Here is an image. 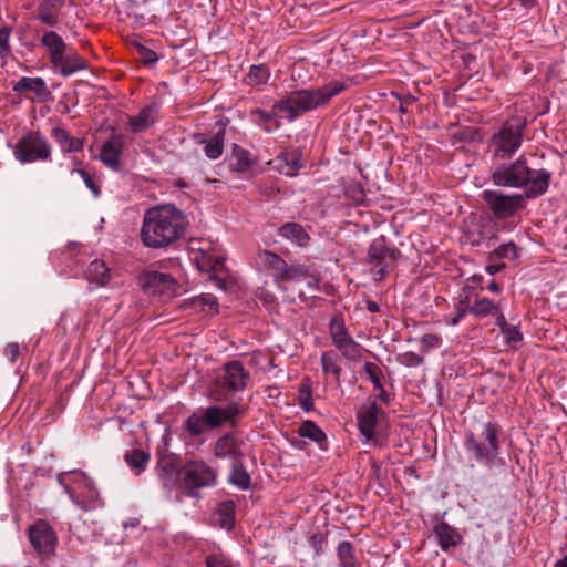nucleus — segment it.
<instances>
[{
	"mask_svg": "<svg viewBox=\"0 0 567 567\" xmlns=\"http://www.w3.org/2000/svg\"><path fill=\"white\" fill-rule=\"evenodd\" d=\"M375 390L379 391V394H378V398L385 404H388L390 402V395L389 393L385 391L383 384L381 383V388H374Z\"/></svg>",
	"mask_w": 567,
	"mask_h": 567,
	"instance_id": "e2e57ef3",
	"label": "nucleus"
},
{
	"mask_svg": "<svg viewBox=\"0 0 567 567\" xmlns=\"http://www.w3.org/2000/svg\"><path fill=\"white\" fill-rule=\"evenodd\" d=\"M278 113H280V112L278 110H275L274 107H272L271 111H265V110H261V109H254L250 112L251 116H256L257 117V122L259 124H267V123L271 122L272 120H275L277 117Z\"/></svg>",
	"mask_w": 567,
	"mask_h": 567,
	"instance_id": "4d7b16f0",
	"label": "nucleus"
},
{
	"mask_svg": "<svg viewBox=\"0 0 567 567\" xmlns=\"http://www.w3.org/2000/svg\"><path fill=\"white\" fill-rule=\"evenodd\" d=\"M525 123L519 117H512L491 137L494 155L511 157L520 147Z\"/></svg>",
	"mask_w": 567,
	"mask_h": 567,
	"instance_id": "6e6552de",
	"label": "nucleus"
},
{
	"mask_svg": "<svg viewBox=\"0 0 567 567\" xmlns=\"http://www.w3.org/2000/svg\"><path fill=\"white\" fill-rule=\"evenodd\" d=\"M493 315L496 317V324L498 326L501 331L503 330V328L509 324L507 323L503 312L499 310V307H497V310H494Z\"/></svg>",
	"mask_w": 567,
	"mask_h": 567,
	"instance_id": "052dcab7",
	"label": "nucleus"
},
{
	"mask_svg": "<svg viewBox=\"0 0 567 567\" xmlns=\"http://www.w3.org/2000/svg\"><path fill=\"white\" fill-rule=\"evenodd\" d=\"M551 178V174L545 169H533L528 166L525 156H519L513 162L496 166L491 173V181L497 187L525 189L528 198H537L544 195Z\"/></svg>",
	"mask_w": 567,
	"mask_h": 567,
	"instance_id": "f03ea898",
	"label": "nucleus"
},
{
	"mask_svg": "<svg viewBox=\"0 0 567 567\" xmlns=\"http://www.w3.org/2000/svg\"><path fill=\"white\" fill-rule=\"evenodd\" d=\"M470 308L471 306L467 302V298L461 299L455 307V316L447 319L446 323L451 326H457L460 321L466 316V313H470Z\"/></svg>",
	"mask_w": 567,
	"mask_h": 567,
	"instance_id": "09e8293b",
	"label": "nucleus"
},
{
	"mask_svg": "<svg viewBox=\"0 0 567 567\" xmlns=\"http://www.w3.org/2000/svg\"><path fill=\"white\" fill-rule=\"evenodd\" d=\"M259 258L278 284L298 281L307 276V269L302 265H288L276 252L264 250Z\"/></svg>",
	"mask_w": 567,
	"mask_h": 567,
	"instance_id": "f8f14e48",
	"label": "nucleus"
},
{
	"mask_svg": "<svg viewBox=\"0 0 567 567\" xmlns=\"http://www.w3.org/2000/svg\"><path fill=\"white\" fill-rule=\"evenodd\" d=\"M482 200L495 219L505 220L514 217L526 207V194H506L501 189H485L482 192Z\"/></svg>",
	"mask_w": 567,
	"mask_h": 567,
	"instance_id": "423d86ee",
	"label": "nucleus"
},
{
	"mask_svg": "<svg viewBox=\"0 0 567 567\" xmlns=\"http://www.w3.org/2000/svg\"><path fill=\"white\" fill-rule=\"evenodd\" d=\"M40 44L48 53L52 66L62 76L66 78L87 69V61L76 50L69 47L64 39L51 28L42 32Z\"/></svg>",
	"mask_w": 567,
	"mask_h": 567,
	"instance_id": "39448f33",
	"label": "nucleus"
},
{
	"mask_svg": "<svg viewBox=\"0 0 567 567\" xmlns=\"http://www.w3.org/2000/svg\"><path fill=\"white\" fill-rule=\"evenodd\" d=\"M329 333L336 348L339 347L342 342L352 338L344 324L343 319L339 316L331 318L329 322Z\"/></svg>",
	"mask_w": 567,
	"mask_h": 567,
	"instance_id": "f704fd0d",
	"label": "nucleus"
},
{
	"mask_svg": "<svg viewBox=\"0 0 567 567\" xmlns=\"http://www.w3.org/2000/svg\"><path fill=\"white\" fill-rule=\"evenodd\" d=\"M10 35L11 29L9 27L0 28V55L2 58H7L12 54V50L9 43Z\"/></svg>",
	"mask_w": 567,
	"mask_h": 567,
	"instance_id": "864d4df0",
	"label": "nucleus"
},
{
	"mask_svg": "<svg viewBox=\"0 0 567 567\" xmlns=\"http://www.w3.org/2000/svg\"><path fill=\"white\" fill-rule=\"evenodd\" d=\"M270 163L276 171L286 176H296L305 164L302 154L297 148L281 152Z\"/></svg>",
	"mask_w": 567,
	"mask_h": 567,
	"instance_id": "412c9836",
	"label": "nucleus"
},
{
	"mask_svg": "<svg viewBox=\"0 0 567 567\" xmlns=\"http://www.w3.org/2000/svg\"><path fill=\"white\" fill-rule=\"evenodd\" d=\"M502 427L496 421L482 424L480 432H465L464 449L481 465L492 468L501 450Z\"/></svg>",
	"mask_w": 567,
	"mask_h": 567,
	"instance_id": "20e7f679",
	"label": "nucleus"
},
{
	"mask_svg": "<svg viewBox=\"0 0 567 567\" xmlns=\"http://www.w3.org/2000/svg\"><path fill=\"white\" fill-rule=\"evenodd\" d=\"M297 434L299 437L308 439L316 443L321 451H327L329 447L327 434L313 421L306 420L301 422L297 429Z\"/></svg>",
	"mask_w": 567,
	"mask_h": 567,
	"instance_id": "393cba45",
	"label": "nucleus"
},
{
	"mask_svg": "<svg viewBox=\"0 0 567 567\" xmlns=\"http://www.w3.org/2000/svg\"><path fill=\"white\" fill-rule=\"evenodd\" d=\"M364 372L369 377V380L371 381L374 388H381V379L383 377V372L378 364L373 362H365Z\"/></svg>",
	"mask_w": 567,
	"mask_h": 567,
	"instance_id": "de8ad7c7",
	"label": "nucleus"
},
{
	"mask_svg": "<svg viewBox=\"0 0 567 567\" xmlns=\"http://www.w3.org/2000/svg\"><path fill=\"white\" fill-rule=\"evenodd\" d=\"M365 308H367L368 311H370L372 313L379 312V310H380L379 305L375 301H372V300H368L367 301Z\"/></svg>",
	"mask_w": 567,
	"mask_h": 567,
	"instance_id": "69168bd1",
	"label": "nucleus"
},
{
	"mask_svg": "<svg viewBox=\"0 0 567 567\" xmlns=\"http://www.w3.org/2000/svg\"><path fill=\"white\" fill-rule=\"evenodd\" d=\"M85 277L90 282L104 286L110 280V269L101 259H94L85 270Z\"/></svg>",
	"mask_w": 567,
	"mask_h": 567,
	"instance_id": "2f4dec72",
	"label": "nucleus"
},
{
	"mask_svg": "<svg viewBox=\"0 0 567 567\" xmlns=\"http://www.w3.org/2000/svg\"><path fill=\"white\" fill-rule=\"evenodd\" d=\"M219 525L225 529H230L235 525V503L233 501L221 502L216 511Z\"/></svg>",
	"mask_w": 567,
	"mask_h": 567,
	"instance_id": "4c0bfd02",
	"label": "nucleus"
},
{
	"mask_svg": "<svg viewBox=\"0 0 567 567\" xmlns=\"http://www.w3.org/2000/svg\"><path fill=\"white\" fill-rule=\"evenodd\" d=\"M442 344V338L434 333H426L421 339L422 352H427L431 349H436Z\"/></svg>",
	"mask_w": 567,
	"mask_h": 567,
	"instance_id": "6e6d98bb",
	"label": "nucleus"
},
{
	"mask_svg": "<svg viewBox=\"0 0 567 567\" xmlns=\"http://www.w3.org/2000/svg\"><path fill=\"white\" fill-rule=\"evenodd\" d=\"M348 89L341 81H331L317 89H302L292 91L274 103V109L286 114L292 122L303 113L326 106L331 99Z\"/></svg>",
	"mask_w": 567,
	"mask_h": 567,
	"instance_id": "7ed1b4c3",
	"label": "nucleus"
},
{
	"mask_svg": "<svg viewBox=\"0 0 567 567\" xmlns=\"http://www.w3.org/2000/svg\"><path fill=\"white\" fill-rule=\"evenodd\" d=\"M71 174H78L83 179L85 186L92 192L94 197L100 196V187L96 185L94 178L85 169L74 168L72 169Z\"/></svg>",
	"mask_w": 567,
	"mask_h": 567,
	"instance_id": "8fccbe9b",
	"label": "nucleus"
},
{
	"mask_svg": "<svg viewBox=\"0 0 567 567\" xmlns=\"http://www.w3.org/2000/svg\"><path fill=\"white\" fill-rule=\"evenodd\" d=\"M225 130L220 128L210 138L203 140L204 153L209 159H217L224 152Z\"/></svg>",
	"mask_w": 567,
	"mask_h": 567,
	"instance_id": "473e14b6",
	"label": "nucleus"
},
{
	"mask_svg": "<svg viewBox=\"0 0 567 567\" xmlns=\"http://www.w3.org/2000/svg\"><path fill=\"white\" fill-rule=\"evenodd\" d=\"M64 489L72 503L83 512L94 511L103 504L93 482L83 474H75L71 485H65Z\"/></svg>",
	"mask_w": 567,
	"mask_h": 567,
	"instance_id": "9d476101",
	"label": "nucleus"
},
{
	"mask_svg": "<svg viewBox=\"0 0 567 567\" xmlns=\"http://www.w3.org/2000/svg\"><path fill=\"white\" fill-rule=\"evenodd\" d=\"M159 109L161 105L154 102L143 106L138 114L130 116L128 125L132 132L142 133L154 125L158 120Z\"/></svg>",
	"mask_w": 567,
	"mask_h": 567,
	"instance_id": "5701e85b",
	"label": "nucleus"
},
{
	"mask_svg": "<svg viewBox=\"0 0 567 567\" xmlns=\"http://www.w3.org/2000/svg\"><path fill=\"white\" fill-rule=\"evenodd\" d=\"M401 257V251L388 245L384 236L372 240L368 251L369 262L373 265V277L382 281L385 276L394 269L396 261Z\"/></svg>",
	"mask_w": 567,
	"mask_h": 567,
	"instance_id": "1a4fd4ad",
	"label": "nucleus"
},
{
	"mask_svg": "<svg viewBox=\"0 0 567 567\" xmlns=\"http://www.w3.org/2000/svg\"><path fill=\"white\" fill-rule=\"evenodd\" d=\"M337 349L341 355L349 361L359 362L363 357L364 348L353 338L342 342Z\"/></svg>",
	"mask_w": 567,
	"mask_h": 567,
	"instance_id": "58836bf2",
	"label": "nucleus"
},
{
	"mask_svg": "<svg viewBox=\"0 0 567 567\" xmlns=\"http://www.w3.org/2000/svg\"><path fill=\"white\" fill-rule=\"evenodd\" d=\"M309 543L311 547L313 548L315 555L320 556L323 553V545L326 543V536L322 533H315L310 539Z\"/></svg>",
	"mask_w": 567,
	"mask_h": 567,
	"instance_id": "13d9d810",
	"label": "nucleus"
},
{
	"mask_svg": "<svg viewBox=\"0 0 567 567\" xmlns=\"http://www.w3.org/2000/svg\"><path fill=\"white\" fill-rule=\"evenodd\" d=\"M133 47L136 49V51L138 52L141 59L143 60V62L145 64H154L156 61H157V54L155 51H153L152 49L143 45L142 43L140 42H136L134 41L133 43Z\"/></svg>",
	"mask_w": 567,
	"mask_h": 567,
	"instance_id": "3c124183",
	"label": "nucleus"
},
{
	"mask_svg": "<svg viewBox=\"0 0 567 567\" xmlns=\"http://www.w3.org/2000/svg\"><path fill=\"white\" fill-rule=\"evenodd\" d=\"M205 567H235L231 560L220 553H213L206 556Z\"/></svg>",
	"mask_w": 567,
	"mask_h": 567,
	"instance_id": "49530a36",
	"label": "nucleus"
},
{
	"mask_svg": "<svg viewBox=\"0 0 567 567\" xmlns=\"http://www.w3.org/2000/svg\"><path fill=\"white\" fill-rule=\"evenodd\" d=\"M505 267H506V265L504 262L491 264L485 267V270L488 275L493 276V275H496L497 272L502 271Z\"/></svg>",
	"mask_w": 567,
	"mask_h": 567,
	"instance_id": "680f3d73",
	"label": "nucleus"
},
{
	"mask_svg": "<svg viewBox=\"0 0 567 567\" xmlns=\"http://www.w3.org/2000/svg\"><path fill=\"white\" fill-rule=\"evenodd\" d=\"M442 550L446 551L450 547H456L462 543V535L456 528L445 522L437 523L433 528Z\"/></svg>",
	"mask_w": 567,
	"mask_h": 567,
	"instance_id": "bb28decb",
	"label": "nucleus"
},
{
	"mask_svg": "<svg viewBox=\"0 0 567 567\" xmlns=\"http://www.w3.org/2000/svg\"><path fill=\"white\" fill-rule=\"evenodd\" d=\"M518 257V248L514 241H508L506 244H502L496 247L493 251L489 252L488 259L491 261L498 259H509L514 260Z\"/></svg>",
	"mask_w": 567,
	"mask_h": 567,
	"instance_id": "79ce46f5",
	"label": "nucleus"
},
{
	"mask_svg": "<svg viewBox=\"0 0 567 567\" xmlns=\"http://www.w3.org/2000/svg\"><path fill=\"white\" fill-rule=\"evenodd\" d=\"M383 415V410L375 401L369 402L357 412L358 429L364 442L378 444L377 427Z\"/></svg>",
	"mask_w": 567,
	"mask_h": 567,
	"instance_id": "f3484780",
	"label": "nucleus"
},
{
	"mask_svg": "<svg viewBox=\"0 0 567 567\" xmlns=\"http://www.w3.org/2000/svg\"><path fill=\"white\" fill-rule=\"evenodd\" d=\"M497 305H495L488 298H476L474 303L470 308V313L484 318L488 315L494 313V310H497Z\"/></svg>",
	"mask_w": 567,
	"mask_h": 567,
	"instance_id": "37998d69",
	"label": "nucleus"
},
{
	"mask_svg": "<svg viewBox=\"0 0 567 567\" xmlns=\"http://www.w3.org/2000/svg\"><path fill=\"white\" fill-rule=\"evenodd\" d=\"M12 91L32 103L50 101L52 93L41 76H22L12 85Z\"/></svg>",
	"mask_w": 567,
	"mask_h": 567,
	"instance_id": "dca6fc26",
	"label": "nucleus"
},
{
	"mask_svg": "<svg viewBox=\"0 0 567 567\" xmlns=\"http://www.w3.org/2000/svg\"><path fill=\"white\" fill-rule=\"evenodd\" d=\"M179 458L175 454H162L157 461V476L167 489L175 487L178 476H181Z\"/></svg>",
	"mask_w": 567,
	"mask_h": 567,
	"instance_id": "6ab92c4d",
	"label": "nucleus"
},
{
	"mask_svg": "<svg viewBox=\"0 0 567 567\" xmlns=\"http://www.w3.org/2000/svg\"><path fill=\"white\" fill-rule=\"evenodd\" d=\"M19 354H20V347H19V344H18V343H14V342H13V343H9V344L6 347V349H4V355H6V358H7L10 362H12V363H14V362H16L17 358L19 357Z\"/></svg>",
	"mask_w": 567,
	"mask_h": 567,
	"instance_id": "bf43d9fd",
	"label": "nucleus"
},
{
	"mask_svg": "<svg viewBox=\"0 0 567 567\" xmlns=\"http://www.w3.org/2000/svg\"><path fill=\"white\" fill-rule=\"evenodd\" d=\"M278 235L299 247H306L310 241L308 230L300 224L288 221L278 229Z\"/></svg>",
	"mask_w": 567,
	"mask_h": 567,
	"instance_id": "cd10ccee",
	"label": "nucleus"
},
{
	"mask_svg": "<svg viewBox=\"0 0 567 567\" xmlns=\"http://www.w3.org/2000/svg\"><path fill=\"white\" fill-rule=\"evenodd\" d=\"M270 70L265 64L251 65L246 76V81L251 86H260L268 82Z\"/></svg>",
	"mask_w": 567,
	"mask_h": 567,
	"instance_id": "a19ab883",
	"label": "nucleus"
},
{
	"mask_svg": "<svg viewBox=\"0 0 567 567\" xmlns=\"http://www.w3.org/2000/svg\"><path fill=\"white\" fill-rule=\"evenodd\" d=\"M184 426L190 436H199L206 432L198 411H195L186 419Z\"/></svg>",
	"mask_w": 567,
	"mask_h": 567,
	"instance_id": "a18cd8bd",
	"label": "nucleus"
},
{
	"mask_svg": "<svg viewBox=\"0 0 567 567\" xmlns=\"http://www.w3.org/2000/svg\"><path fill=\"white\" fill-rule=\"evenodd\" d=\"M182 308H189L194 313L214 316L218 312L217 298L212 293H202L184 300Z\"/></svg>",
	"mask_w": 567,
	"mask_h": 567,
	"instance_id": "b1692460",
	"label": "nucleus"
},
{
	"mask_svg": "<svg viewBox=\"0 0 567 567\" xmlns=\"http://www.w3.org/2000/svg\"><path fill=\"white\" fill-rule=\"evenodd\" d=\"M125 462L132 468L144 470L150 461V454L142 450H133L124 456Z\"/></svg>",
	"mask_w": 567,
	"mask_h": 567,
	"instance_id": "c03bdc74",
	"label": "nucleus"
},
{
	"mask_svg": "<svg viewBox=\"0 0 567 567\" xmlns=\"http://www.w3.org/2000/svg\"><path fill=\"white\" fill-rule=\"evenodd\" d=\"M501 333L505 337L506 342L512 347H516V344L523 340L520 331L513 324H508L503 328Z\"/></svg>",
	"mask_w": 567,
	"mask_h": 567,
	"instance_id": "603ef678",
	"label": "nucleus"
},
{
	"mask_svg": "<svg viewBox=\"0 0 567 567\" xmlns=\"http://www.w3.org/2000/svg\"><path fill=\"white\" fill-rule=\"evenodd\" d=\"M197 411L205 431H207L208 429H217L224 423L234 425L236 420L245 414L246 409L238 402H230L226 406L212 405L198 409Z\"/></svg>",
	"mask_w": 567,
	"mask_h": 567,
	"instance_id": "4468645a",
	"label": "nucleus"
},
{
	"mask_svg": "<svg viewBox=\"0 0 567 567\" xmlns=\"http://www.w3.org/2000/svg\"><path fill=\"white\" fill-rule=\"evenodd\" d=\"M320 364L324 375H331L337 383L340 382L342 368L340 364V359L333 350L324 351L321 353Z\"/></svg>",
	"mask_w": 567,
	"mask_h": 567,
	"instance_id": "7c9ffc66",
	"label": "nucleus"
},
{
	"mask_svg": "<svg viewBox=\"0 0 567 567\" xmlns=\"http://www.w3.org/2000/svg\"><path fill=\"white\" fill-rule=\"evenodd\" d=\"M210 279L215 282V285L221 289L225 290L227 288L226 280L219 277L218 275L210 276Z\"/></svg>",
	"mask_w": 567,
	"mask_h": 567,
	"instance_id": "0e129e2a",
	"label": "nucleus"
},
{
	"mask_svg": "<svg viewBox=\"0 0 567 567\" xmlns=\"http://www.w3.org/2000/svg\"><path fill=\"white\" fill-rule=\"evenodd\" d=\"M188 218L174 204L155 205L143 214L140 239L150 249H166L186 234Z\"/></svg>",
	"mask_w": 567,
	"mask_h": 567,
	"instance_id": "f257e3e1",
	"label": "nucleus"
},
{
	"mask_svg": "<svg viewBox=\"0 0 567 567\" xmlns=\"http://www.w3.org/2000/svg\"><path fill=\"white\" fill-rule=\"evenodd\" d=\"M250 382V373L238 360L228 361L221 367L216 384L227 392H243Z\"/></svg>",
	"mask_w": 567,
	"mask_h": 567,
	"instance_id": "2eb2a0df",
	"label": "nucleus"
},
{
	"mask_svg": "<svg viewBox=\"0 0 567 567\" xmlns=\"http://www.w3.org/2000/svg\"><path fill=\"white\" fill-rule=\"evenodd\" d=\"M124 136L122 134H113L103 143L100 158L105 166L114 171L120 168V157L124 148Z\"/></svg>",
	"mask_w": 567,
	"mask_h": 567,
	"instance_id": "4be33fe9",
	"label": "nucleus"
},
{
	"mask_svg": "<svg viewBox=\"0 0 567 567\" xmlns=\"http://www.w3.org/2000/svg\"><path fill=\"white\" fill-rule=\"evenodd\" d=\"M228 481L244 491L250 487V475L238 460L233 463Z\"/></svg>",
	"mask_w": 567,
	"mask_h": 567,
	"instance_id": "e433bc0d",
	"label": "nucleus"
},
{
	"mask_svg": "<svg viewBox=\"0 0 567 567\" xmlns=\"http://www.w3.org/2000/svg\"><path fill=\"white\" fill-rule=\"evenodd\" d=\"M65 0H39L35 8V19L47 28H55L62 18Z\"/></svg>",
	"mask_w": 567,
	"mask_h": 567,
	"instance_id": "aec40b11",
	"label": "nucleus"
},
{
	"mask_svg": "<svg viewBox=\"0 0 567 567\" xmlns=\"http://www.w3.org/2000/svg\"><path fill=\"white\" fill-rule=\"evenodd\" d=\"M399 362L404 367L415 368L420 367L424 362V359L417 353L408 351L399 355Z\"/></svg>",
	"mask_w": 567,
	"mask_h": 567,
	"instance_id": "5fc2aeb1",
	"label": "nucleus"
},
{
	"mask_svg": "<svg viewBox=\"0 0 567 567\" xmlns=\"http://www.w3.org/2000/svg\"><path fill=\"white\" fill-rule=\"evenodd\" d=\"M251 166L252 161L250 158V153L238 145H234L230 158L231 169L234 172L244 173L249 171Z\"/></svg>",
	"mask_w": 567,
	"mask_h": 567,
	"instance_id": "72a5a7b5",
	"label": "nucleus"
},
{
	"mask_svg": "<svg viewBox=\"0 0 567 567\" xmlns=\"http://www.w3.org/2000/svg\"><path fill=\"white\" fill-rule=\"evenodd\" d=\"M138 282L146 293L157 296L163 301L173 298L178 288L176 280L169 274L154 269L144 270L138 277Z\"/></svg>",
	"mask_w": 567,
	"mask_h": 567,
	"instance_id": "ddd939ff",
	"label": "nucleus"
},
{
	"mask_svg": "<svg viewBox=\"0 0 567 567\" xmlns=\"http://www.w3.org/2000/svg\"><path fill=\"white\" fill-rule=\"evenodd\" d=\"M487 289L489 291H492V292H495V293H498L501 291V287H499V285L495 280H492L488 284Z\"/></svg>",
	"mask_w": 567,
	"mask_h": 567,
	"instance_id": "338daca9",
	"label": "nucleus"
},
{
	"mask_svg": "<svg viewBox=\"0 0 567 567\" xmlns=\"http://www.w3.org/2000/svg\"><path fill=\"white\" fill-rule=\"evenodd\" d=\"M182 486L189 495L198 488L210 487L216 484L217 472L202 460L186 462L181 468Z\"/></svg>",
	"mask_w": 567,
	"mask_h": 567,
	"instance_id": "9b49d317",
	"label": "nucleus"
},
{
	"mask_svg": "<svg viewBox=\"0 0 567 567\" xmlns=\"http://www.w3.org/2000/svg\"><path fill=\"white\" fill-rule=\"evenodd\" d=\"M554 567H567V554L559 560H557Z\"/></svg>",
	"mask_w": 567,
	"mask_h": 567,
	"instance_id": "774afa93",
	"label": "nucleus"
},
{
	"mask_svg": "<svg viewBox=\"0 0 567 567\" xmlns=\"http://www.w3.org/2000/svg\"><path fill=\"white\" fill-rule=\"evenodd\" d=\"M298 404L305 412L313 411L312 385L309 378L301 381L298 388Z\"/></svg>",
	"mask_w": 567,
	"mask_h": 567,
	"instance_id": "ea45409f",
	"label": "nucleus"
},
{
	"mask_svg": "<svg viewBox=\"0 0 567 567\" xmlns=\"http://www.w3.org/2000/svg\"><path fill=\"white\" fill-rule=\"evenodd\" d=\"M337 557L340 567H361L357 559L353 546L350 542L343 540L337 547Z\"/></svg>",
	"mask_w": 567,
	"mask_h": 567,
	"instance_id": "c9c22d12",
	"label": "nucleus"
},
{
	"mask_svg": "<svg viewBox=\"0 0 567 567\" xmlns=\"http://www.w3.org/2000/svg\"><path fill=\"white\" fill-rule=\"evenodd\" d=\"M29 539L40 555L53 554L58 542L53 528L42 519L29 527Z\"/></svg>",
	"mask_w": 567,
	"mask_h": 567,
	"instance_id": "a211bd4d",
	"label": "nucleus"
},
{
	"mask_svg": "<svg viewBox=\"0 0 567 567\" xmlns=\"http://www.w3.org/2000/svg\"><path fill=\"white\" fill-rule=\"evenodd\" d=\"M51 136L61 146L63 152H79L83 148V141L70 136L65 128L56 126L51 131Z\"/></svg>",
	"mask_w": 567,
	"mask_h": 567,
	"instance_id": "c756f323",
	"label": "nucleus"
},
{
	"mask_svg": "<svg viewBox=\"0 0 567 567\" xmlns=\"http://www.w3.org/2000/svg\"><path fill=\"white\" fill-rule=\"evenodd\" d=\"M241 442L233 434L226 433L221 435L214 445V455L216 457H231L234 461L241 456L240 452Z\"/></svg>",
	"mask_w": 567,
	"mask_h": 567,
	"instance_id": "a878e982",
	"label": "nucleus"
},
{
	"mask_svg": "<svg viewBox=\"0 0 567 567\" xmlns=\"http://www.w3.org/2000/svg\"><path fill=\"white\" fill-rule=\"evenodd\" d=\"M14 158L21 164L50 162L52 147L48 138L39 131H29L12 147Z\"/></svg>",
	"mask_w": 567,
	"mask_h": 567,
	"instance_id": "0eeeda50",
	"label": "nucleus"
},
{
	"mask_svg": "<svg viewBox=\"0 0 567 567\" xmlns=\"http://www.w3.org/2000/svg\"><path fill=\"white\" fill-rule=\"evenodd\" d=\"M194 260L200 271L218 272L224 268V258L205 251L202 248L194 252Z\"/></svg>",
	"mask_w": 567,
	"mask_h": 567,
	"instance_id": "c85d7f7f",
	"label": "nucleus"
}]
</instances>
